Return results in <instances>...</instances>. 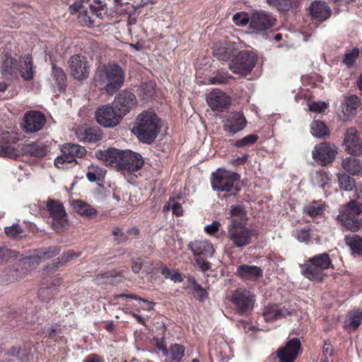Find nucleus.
<instances>
[{
    "mask_svg": "<svg viewBox=\"0 0 362 362\" xmlns=\"http://www.w3.org/2000/svg\"><path fill=\"white\" fill-rule=\"evenodd\" d=\"M228 239L237 247H243L250 244L253 236L252 229L240 222L229 223L227 228Z\"/></svg>",
    "mask_w": 362,
    "mask_h": 362,
    "instance_id": "0eeeda50",
    "label": "nucleus"
},
{
    "mask_svg": "<svg viewBox=\"0 0 362 362\" xmlns=\"http://www.w3.org/2000/svg\"><path fill=\"white\" fill-rule=\"evenodd\" d=\"M239 178L238 174L219 168L212 173L211 187L214 191L230 192L231 195H236L238 189L234 187V185Z\"/></svg>",
    "mask_w": 362,
    "mask_h": 362,
    "instance_id": "423d86ee",
    "label": "nucleus"
},
{
    "mask_svg": "<svg viewBox=\"0 0 362 362\" xmlns=\"http://www.w3.org/2000/svg\"><path fill=\"white\" fill-rule=\"evenodd\" d=\"M349 321V325H346V327L349 331L356 330L362 322V310L351 311L348 315Z\"/></svg>",
    "mask_w": 362,
    "mask_h": 362,
    "instance_id": "e433bc0d",
    "label": "nucleus"
},
{
    "mask_svg": "<svg viewBox=\"0 0 362 362\" xmlns=\"http://www.w3.org/2000/svg\"><path fill=\"white\" fill-rule=\"evenodd\" d=\"M105 170L103 168H95L92 166V189H95L98 194L104 192V187L99 182L102 181L105 175Z\"/></svg>",
    "mask_w": 362,
    "mask_h": 362,
    "instance_id": "72a5a7b5",
    "label": "nucleus"
},
{
    "mask_svg": "<svg viewBox=\"0 0 362 362\" xmlns=\"http://www.w3.org/2000/svg\"><path fill=\"white\" fill-rule=\"evenodd\" d=\"M170 280L174 282H181L183 280V277L182 274L179 272L177 269H174L172 271L169 278Z\"/></svg>",
    "mask_w": 362,
    "mask_h": 362,
    "instance_id": "69168bd1",
    "label": "nucleus"
},
{
    "mask_svg": "<svg viewBox=\"0 0 362 362\" xmlns=\"http://www.w3.org/2000/svg\"><path fill=\"white\" fill-rule=\"evenodd\" d=\"M71 76L82 81L89 76V65L87 59L81 54L72 56L69 61Z\"/></svg>",
    "mask_w": 362,
    "mask_h": 362,
    "instance_id": "dca6fc26",
    "label": "nucleus"
},
{
    "mask_svg": "<svg viewBox=\"0 0 362 362\" xmlns=\"http://www.w3.org/2000/svg\"><path fill=\"white\" fill-rule=\"evenodd\" d=\"M159 119L152 112H143L136 118L132 132L142 142L151 143L160 131Z\"/></svg>",
    "mask_w": 362,
    "mask_h": 362,
    "instance_id": "f03ea898",
    "label": "nucleus"
},
{
    "mask_svg": "<svg viewBox=\"0 0 362 362\" xmlns=\"http://www.w3.org/2000/svg\"><path fill=\"white\" fill-rule=\"evenodd\" d=\"M116 298H126L134 299L136 300L141 301L145 304V306L143 307V309H145L147 310H151V309H153V307L154 305L152 302L148 301V300L144 299L138 296L133 295V294H129H129H119V295L116 296Z\"/></svg>",
    "mask_w": 362,
    "mask_h": 362,
    "instance_id": "5fc2aeb1",
    "label": "nucleus"
},
{
    "mask_svg": "<svg viewBox=\"0 0 362 362\" xmlns=\"http://www.w3.org/2000/svg\"><path fill=\"white\" fill-rule=\"evenodd\" d=\"M310 13L313 18L324 21L330 17L332 10L326 2L315 1L310 6Z\"/></svg>",
    "mask_w": 362,
    "mask_h": 362,
    "instance_id": "a878e982",
    "label": "nucleus"
},
{
    "mask_svg": "<svg viewBox=\"0 0 362 362\" xmlns=\"http://www.w3.org/2000/svg\"><path fill=\"white\" fill-rule=\"evenodd\" d=\"M76 136L81 141L90 142V127L86 124L78 127Z\"/></svg>",
    "mask_w": 362,
    "mask_h": 362,
    "instance_id": "3c124183",
    "label": "nucleus"
},
{
    "mask_svg": "<svg viewBox=\"0 0 362 362\" xmlns=\"http://www.w3.org/2000/svg\"><path fill=\"white\" fill-rule=\"evenodd\" d=\"M233 21L236 25L243 26L249 23L250 18L245 13H238L233 16Z\"/></svg>",
    "mask_w": 362,
    "mask_h": 362,
    "instance_id": "6e6d98bb",
    "label": "nucleus"
},
{
    "mask_svg": "<svg viewBox=\"0 0 362 362\" xmlns=\"http://www.w3.org/2000/svg\"><path fill=\"white\" fill-rule=\"evenodd\" d=\"M336 153L335 146L326 142L316 145L312 151L313 159L320 162L322 165L332 163L335 158Z\"/></svg>",
    "mask_w": 362,
    "mask_h": 362,
    "instance_id": "f3484780",
    "label": "nucleus"
},
{
    "mask_svg": "<svg viewBox=\"0 0 362 362\" xmlns=\"http://www.w3.org/2000/svg\"><path fill=\"white\" fill-rule=\"evenodd\" d=\"M185 351V347L181 344L172 345L170 348V358L175 362H180L184 356Z\"/></svg>",
    "mask_w": 362,
    "mask_h": 362,
    "instance_id": "c03bdc74",
    "label": "nucleus"
},
{
    "mask_svg": "<svg viewBox=\"0 0 362 362\" xmlns=\"http://www.w3.org/2000/svg\"><path fill=\"white\" fill-rule=\"evenodd\" d=\"M246 215L244 208L240 204L232 205L229 211V216L228 217L230 222H239L238 219L242 220Z\"/></svg>",
    "mask_w": 362,
    "mask_h": 362,
    "instance_id": "a19ab883",
    "label": "nucleus"
},
{
    "mask_svg": "<svg viewBox=\"0 0 362 362\" xmlns=\"http://www.w3.org/2000/svg\"><path fill=\"white\" fill-rule=\"evenodd\" d=\"M311 134L317 138H323L329 133V129L325 124L320 120H315L310 125Z\"/></svg>",
    "mask_w": 362,
    "mask_h": 362,
    "instance_id": "58836bf2",
    "label": "nucleus"
},
{
    "mask_svg": "<svg viewBox=\"0 0 362 362\" xmlns=\"http://www.w3.org/2000/svg\"><path fill=\"white\" fill-rule=\"evenodd\" d=\"M345 150L354 156L362 155V141L358 137V131L354 128L347 129L344 139Z\"/></svg>",
    "mask_w": 362,
    "mask_h": 362,
    "instance_id": "6ab92c4d",
    "label": "nucleus"
},
{
    "mask_svg": "<svg viewBox=\"0 0 362 362\" xmlns=\"http://www.w3.org/2000/svg\"><path fill=\"white\" fill-rule=\"evenodd\" d=\"M308 106L310 111L317 113L324 112L327 108V104L323 101L311 102Z\"/></svg>",
    "mask_w": 362,
    "mask_h": 362,
    "instance_id": "13d9d810",
    "label": "nucleus"
},
{
    "mask_svg": "<svg viewBox=\"0 0 362 362\" xmlns=\"http://www.w3.org/2000/svg\"><path fill=\"white\" fill-rule=\"evenodd\" d=\"M303 211L310 217L322 216L325 211V205L322 201H313L306 204Z\"/></svg>",
    "mask_w": 362,
    "mask_h": 362,
    "instance_id": "473e14b6",
    "label": "nucleus"
},
{
    "mask_svg": "<svg viewBox=\"0 0 362 362\" xmlns=\"http://www.w3.org/2000/svg\"><path fill=\"white\" fill-rule=\"evenodd\" d=\"M206 101L213 111H222L230 105V98L219 89L209 93Z\"/></svg>",
    "mask_w": 362,
    "mask_h": 362,
    "instance_id": "4be33fe9",
    "label": "nucleus"
},
{
    "mask_svg": "<svg viewBox=\"0 0 362 362\" xmlns=\"http://www.w3.org/2000/svg\"><path fill=\"white\" fill-rule=\"evenodd\" d=\"M341 166L350 175L362 177V160L347 157L342 160Z\"/></svg>",
    "mask_w": 362,
    "mask_h": 362,
    "instance_id": "cd10ccee",
    "label": "nucleus"
},
{
    "mask_svg": "<svg viewBox=\"0 0 362 362\" xmlns=\"http://www.w3.org/2000/svg\"><path fill=\"white\" fill-rule=\"evenodd\" d=\"M262 270L257 266L241 264L237 267L235 275L243 280L256 281L262 276Z\"/></svg>",
    "mask_w": 362,
    "mask_h": 362,
    "instance_id": "393cba45",
    "label": "nucleus"
},
{
    "mask_svg": "<svg viewBox=\"0 0 362 362\" xmlns=\"http://www.w3.org/2000/svg\"><path fill=\"white\" fill-rule=\"evenodd\" d=\"M231 302L240 313L250 312L255 303V295L246 288H238L232 293Z\"/></svg>",
    "mask_w": 362,
    "mask_h": 362,
    "instance_id": "9d476101",
    "label": "nucleus"
},
{
    "mask_svg": "<svg viewBox=\"0 0 362 362\" xmlns=\"http://www.w3.org/2000/svg\"><path fill=\"white\" fill-rule=\"evenodd\" d=\"M292 311L285 306L269 305L265 307L263 316L266 321H272L289 315L292 313Z\"/></svg>",
    "mask_w": 362,
    "mask_h": 362,
    "instance_id": "bb28decb",
    "label": "nucleus"
},
{
    "mask_svg": "<svg viewBox=\"0 0 362 362\" xmlns=\"http://www.w3.org/2000/svg\"><path fill=\"white\" fill-rule=\"evenodd\" d=\"M359 54V49L357 48H355L352 49L351 51H349L345 54L344 58V63L346 64L347 66H351L357 59L358 56Z\"/></svg>",
    "mask_w": 362,
    "mask_h": 362,
    "instance_id": "4d7b16f0",
    "label": "nucleus"
},
{
    "mask_svg": "<svg viewBox=\"0 0 362 362\" xmlns=\"http://www.w3.org/2000/svg\"><path fill=\"white\" fill-rule=\"evenodd\" d=\"M93 3L92 4V15L96 16L98 18H103L107 13L106 4L97 0H94Z\"/></svg>",
    "mask_w": 362,
    "mask_h": 362,
    "instance_id": "de8ad7c7",
    "label": "nucleus"
},
{
    "mask_svg": "<svg viewBox=\"0 0 362 362\" xmlns=\"http://www.w3.org/2000/svg\"><path fill=\"white\" fill-rule=\"evenodd\" d=\"M327 173L322 170H317L313 175V182L321 187H324L329 181Z\"/></svg>",
    "mask_w": 362,
    "mask_h": 362,
    "instance_id": "49530a36",
    "label": "nucleus"
},
{
    "mask_svg": "<svg viewBox=\"0 0 362 362\" xmlns=\"http://www.w3.org/2000/svg\"><path fill=\"white\" fill-rule=\"evenodd\" d=\"M210 84H221L226 81V77L223 75H216L209 79Z\"/></svg>",
    "mask_w": 362,
    "mask_h": 362,
    "instance_id": "0e129e2a",
    "label": "nucleus"
},
{
    "mask_svg": "<svg viewBox=\"0 0 362 362\" xmlns=\"http://www.w3.org/2000/svg\"><path fill=\"white\" fill-rule=\"evenodd\" d=\"M60 248L57 246H52L47 248H41L33 252L29 257L23 261V268L25 270H32L35 268L42 261H45L52 257L57 255Z\"/></svg>",
    "mask_w": 362,
    "mask_h": 362,
    "instance_id": "f8f14e48",
    "label": "nucleus"
},
{
    "mask_svg": "<svg viewBox=\"0 0 362 362\" xmlns=\"http://www.w3.org/2000/svg\"><path fill=\"white\" fill-rule=\"evenodd\" d=\"M0 156L8 158H15L18 156L16 148L8 144L0 145Z\"/></svg>",
    "mask_w": 362,
    "mask_h": 362,
    "instance_id": "864d4df0",
    "label": "nucleus"
},
{
    "mask_svg": "<svg viewBox=\"0 0 362 362\" xmlns=\"http://www.w3.org/2000/svg\"><path fill=\"white\" fill-rule=\"evenodd\" d=\"M360 100L358 97L355 95L346 97L341 104V119L346 121L352 118L356 112Z\"/></svg>",
    "mask_w": 362,
    "mask_h": 362,
    "instance_id": "b1692460",
    "label": "nucleus"
},
{
    "mask_svg": "<svg viewBox=\"0 0 362 362\" xmlns=\"http://www.w3.org/2000/svg\"><path fill=\"white\" fill-rule=\"evenodd\" d=\"M124 271L112 270L96 275L94 281L98 285H115L121 283L124 279Z\"/></svg>",
    "mask_w": 362,
    "mask_h": 362,
    "instance_id": "5701e85b",
    "label": "nucleus"
},
{
    "mask_svg": "<svg viewBox=\"0 0 362 362\" xmlns=\"http://www.w3.org/2000/svg\"><path fill=\"white\" fill-rule=\"evenodd\" d=\"M25 153L35 157H42L48 152V148L41 141H34L24 146Z\"/></svg>",
    "mask_w": 362,
    "mask_h": 362,
    "instance_id": "7c9ffc66",
    "label": "nucleus"
},
{
    "mask_svg": "<svg viewBox=\"0 0 362 362\" xmlns=\"http://www.w3.org/2000/svg\"><path fill=\"white\" fill-rule=\"evenodd\" d=\"M300 346V341L298 338L288 341L286 345L277 351L280 362H293L298 355Z\"/></svg>",
    "mask_w": 362,
    "mask_h": 362,
    "instance_id": "a211bd4d",
    "label": "nucleus"
},
{
    "mask_svg": "<svg viewBox=\"0 0 362 362\" xmlns=\"http://www.w3.org/2000/svg\"><path fill=\"white\" fill-rule=\"evenodd\" d=\"M21 66V76L26 80L30 81L33 78V61L30 56L23 57V64Z\"/></svg>",
    "mask_w": 362,
    "mask_h": 362,
    "instance_id": "4c0bfd02",
    "label": "nucleus"
},
{
    "mask_svg": "<svg viewBox=\"0 0 362 362\" xmlns=\"http://www.w3.org/2000/svg\"><path fill=\"white\" fill-rule=\"evenodd\" d=\"M189 249L193 253L196 268L202 272L209 270L211 265L206 259L211 258L215 253L213 244L207 240H194L189 244Z\"/></svg>",
    "mask_w": 362,
    "mask_h": 362,
    "instance_id": "39448f33",
    "label": "nucleus"
},
{
    "mask_svg": "<svg viewBox=\"0 0 362 362\" xmlns=\"http://www.w3.org/2000/svg\"><path fill=\"white\" fill-rule=\"evenodd\" d=\"M259 136L257 134H249L245 137L234 141L232 146L237 148H246L254 145L258 140Z\"/></svg>",
    "mask_w": 362,
    "mask_h": 362,
    "instance_id": "79ce46f5",
    "label": "nucleus"
},
{
    "mask_svg": "<svg viewBox=\"0 0 362 362\" xmlns=\"http://www.w3.org/2000/svg\"><path fill=\"white\" fill-rule=\"evenodd\" d=\"M52 77L59 90L62 89L65 86L66 76L62 68L53 65L52 70Z\"/></svg>",
    "mask_w": 362,
    "mask_h": 362,
    "instance_id": "ea45409f",
    "label": "nucleus"
},
{
    "mask_svg": "<svg viewBox=\"0 0 362 362\" xmlns=\"http://www.w3.org/2000/svg\"><path fill=\"white\" fill-rule=\"evenodd\" d=\"M94 80L96 86H103L107 94L113 95L123 86L124 72L117 64L103 65L96 70Z\"/></svg>",
    "mask_w": 362,
    "mask_h": 362,
    "instance_id": "f257e3e1",
    "label": "nucleus"
},
{
    "mask_svg": "<svg viewBox=\"0 0 362 362\" xmlns=\"http://www.w3.org/2000/svg\"><path fill=\"white\" fill-rule=\"evenodd\" d=\"M295 237L300 242L307 243L310 239V234L307 229L296 230L295 232Z\"/></svg>",
    "mask_w": 362,
    "mask_h": 362,
    "instance_id": "052dcab7",
    "label": "nucleus"
},
{
    "mask_svg": "<svg viewBox=\"0 0 362 362\" xmlns=\"http://www.w3.org/2000/svg\"><path fill=\"white\" fill-rule=\"evenodd\" d=\"M4 231L8 236L13 239L21 237L24 233L22 227L17 223H14L11 226L6 227Z\"/></svg>",
    "mask_w": 362,
    "mask_h": 362,
    "instance_id": "8fccbe9b",
    "label": "nucleus"
},
{
    "mask_svg": "<svg viewBox=\"0 0 362 362\" xmlns=\"http://www.w3.org/2000/svg\"><path fill=\"white\" fill-rule=\"evenodd\" d=\"M180 197H173L169 199L168 203L165 205L164 206V211L172 209L173 213L179 216L182 215V208L180 205V204L178 202V199H180Z\"/></svg>",
    "mask_w": 362,
    "mask_h": 362,
    "instance_id": "a18cd8bd",
    "label": "nucleus"
},
{
    "mask_svg": "<svg viewBox=\"0 0 362 362\" xmlns=\"http://www.w3.org/2000/svg\"><path fill=\"white\" fill-rule=\"evenodd\" d=\"M276 19L265 11H255L250 17V27L255 30L262 31L274 25Z\"/></svg>",
    "mask_w": 362,
    "mask_h": 362,
    "instance_id": "412c9836",
    "label": "nucleus"
},
{
    "mask_svg": "<svg viewBox=\"0 0 362 362\" xmlns=\"http://www.w3.org/2000/svg\"><path fill=\"white\" fill-rule=\"evenodd\" d=\"M247 124V119L242 112H234L226 116L223 121V128L229 136H234L243 130Z\"/></svg>",
    "mask_w": 362,
    "mask_h": 362,
    "instance_id": "4468645a",
    "label": "nucleus"
},
{
    "mask_svg": "<svg viewBox=\"0 0 362 362\" xmlns=\"http://www.w3.org/2000/svg\"><path fill=\"white\" fill-rule=\"evenodd\" d=\"M221 225L219 221H214L211 223L204 226V230L209 235H214L218 231Z\"/></svg>",
    "mask_w": 362,
    "mask_h": 362,
    "instance_id": "e2e57ef3",
    "label": "nucleus"
},
{
    "mask_svg": "<svg viewBox=\"0 0 362 362\" xmlns=\"http://www.w3.org/2000/svg\"><path fill=\"white\" fill-rule=\"evenodd\" d=\"M47 207L50 216L55 221H62L65 218L66 212L61 202L54 200H48Z\"/></svg>",
    "mask_w": 362,
    "mask_h": 362,
    "instance_id": "2f4dec72",
    "label": "nucleus"
},
{
    "mask_svg": "<svg viewBox=\"0 0 362 362\" xmlns=\"http://www.w3.org/2000/svg\"><path fill=\"white\" fill-rule=\"evenodd\" d=\"M72 206L81 215H86L87 216L90 215L89 206L82 200L73 201Z\"/></svg>",
    "mask_w": 362,
    "mask_h": 362,
    "instance_id": "603ef678",
    "label": "nucleus"
},
{
    "mask_svg": "<svg viewBox=\"0 0 362 362\" xmlns=\"http://www.w3.org/2000/svg\"><path fill=\"white\" fill-rule=\"evenodd\" d=\"M112 235H114V240L117 244L124 243L127 240V235L119 228H115L112 230Z\"/></svg>",
    "mask_w": 362,
    "mask_h": 362,
    "instance_id": "680f3d73",
    "label": "nucleus"
},
{
    "mask_svg": "<svg viewBox=\"0 0 362 362\" xmlns=\"http://www.w3.org/2000/svg\"><path fill=\"white\" fill-rule=\"evenodd\" d=\"M267 2L279 11H288L292 6L291 0H267Z\"/></svg>",
    "mask_w": 362,
    "mask_h": 362,
    "instance_id": "09e8293b",
    "label": "nucleus"
},
{
    "mask_svg": "<svg viewBox=\"0 0 362 362\" xmlns=\"http://www.w3.org/2000/svg\"><path fill=\"white\" fill-rule=\"evenodd\" d=\"M45 115L38 111H30L24 116L23 129L25 132H37L45 124Z\"/></svg>",
    "mask_w": 362,
    "mask_h": 362,
    "instance_id": "aec40b11",
    "label": "nucleus"
},
{
    "mask_svg": "<svg viewBox=\"0 0 362 362\" xmlns=\"http://www.w3.org/2000/svg\"><path fill=\"white\" fill-rule=\"evenodd\" d=\"M332 264L329 254L323 252L310 258L301 265V273L310 281L320 282L327 276L325 272Z\"/></svg>",
    "mask_w": 362,
    "mask_h": 362,
    "instance_id": "20e7f679",
    "label": "nucleus"
},
{
    "mask_svg": "<svg viewBox=\"0 0 362 362\" xmlns=\"http://www.w3.org/2000/svg\"><path fill=\"white\" fill-rule=\"evenodd\" d=\"M95 116L98 123L105 127H114L122 119L115 106L110 105L99 107L95 112Z\"/></svg>",
    "mask_w": 362,
    "mask_h": 362,
    "instance_id": "9b49d317",
    "label": "nucleus"
},
{
    "mask_svg": "<svg viewBox=\"0 0 362 362\" xmlns=\"http://www.w3.org/2000/svg\"><path fill=\"white\" fill-rule=\"evenodd\" d=\"M136 97L133 93L123 90L115 97L113 105L123 118L136 105Z\"/></svg>",
    "mask_w": 362,
    "mask_h": 362,
    "instance_id": "2eb2a0df",
    "label": "nucleus"
},
{
    "mask_svg": "<svg viewBox=\"0 0 362 362\" xmlns=\"http://www.w3.org/2000/svg\"><path fill=\"white\" fill-rule=\"evenodd\" d=\"M346 244L353 252L362 254V238L358 235H348L344 238Z\"/></svg>",
    "mask_w": 362,
    "mask_h": 362,
    "instance_id": "c9c22d12",
    "label": "nucleus"
},
{
    "mask_svg": "<svg viewBox=\"0 0 362 362\" xmlns=\"http://www.w3.org/2000/svg\"><path fill=\"white\" fill-rule=\"evenodd\" d=\"M76 257V255L73 252L64 253L61 257L58 258L57 263L48 265L44 269L42 273L44 277L38 291V296L42 300L49 299L54 294V288L61 284V280L59 278L49 279L55 276L57 267Z\"/></svg>",
    "mask_w": 362,
    "mask_h": 362,
    "instance_id": "7ed1b4c3",
    "label": "nucleus"
},
{
    "mask_svg": "<svg viewBox=\"0 0 362 362\" xmlns=\"http://www.w3.org/2000/svg\"><path fill=\"white\" fill-rule=\"evenodd\" d=\"M142 263L139 259H133L132 262V270L134 273L137 274L141 269Z\"/></svg>",
    "mask_w": 362,
    "mask_h": 362,
    "instance_id": "338daca9",
    "label": "nucleus"
},
{
    "mask_svg": "<svg viewBox=\"0 0 362 362\" xmlns=\"http://www.w3.org/2000/svg\"><path fill=\"white\" fill-rule=\"evenodd\" d=\"M117 155L115 165L121 170L128 172H136L141 168L144 165V160L139 153L129 150L117 149Z\"/></svg>",
    "mask_w": 362,
    "mask_h": 362,
    "instance_id": "6e6552de",
    "label": "nucleus"
},
{
    "mask_svg": "<svg viewBox=\"0 0 362 362\" xmlns=\"http://www.w3.org/2000/svg\"><path fill=\"white\" fill-rule=\"evenodd\" d=\"M255 64V57L247 52H240L230 63L229 68L235 74L246 75Z\"/></svg>",
    "mask_w": 362,
    "mask_h": 362,
    "instance_id": "ddd939ff",
    "label": "nucleus"
},
{
    "mask_svg": "<svg viewBox=\"0 0 362 362\" xmlns=\"http://www.w3.org/2000/svg\"><path fill=\"white\" fill-rule=\"evenodd\" d=\"M338 180L340 187L345 191L352 190L356 185L355 180L345 173L338 174Z\"/></svg>",
    "mask_w": 362,
    "mask_h": 362,
    "instance_id": "37998d69",
    "label": "nucleus"
},
{
    "mask_svg": "<svg viewBox=\"0 0 362 362\" xmlns=\"http://www.w3.org/2000/svg\"><path fill=\"white\" fill-rule=\"evenodd\" d=\"M72 14L78 13L79 22L84 26H90V17L88 15V7L83 5V2H75L70 6Z\"/></svg>",
    "mask_w": 362,
    "mask_h": 362,
    "instance_id": "c85d7f7f",
    "label": "nucleus"
},
{
    "mask_svg": "<svg viewBox=\"0 0 362 362\" xmlns=\"http://www.w3.org/2000/svg\"><path fill=\"white\" fill-rule=\"evenodd\" d=\"M18 64L16 59L6 57L1 63V72L6 79H11L18 70Z\"/></svg>",
    "mask_w": 362,
    "mask_h": 362,
    "instance_id": "c756f323",
    "label": "nucleus"
},
{
    "mask_svg": "<svg viewBox=\"0 0 362 362\" xmlns=\"http://www.w3.org/2000/svg\"><path fill=\"white\" fill-rule=\"evenodd\" d=\"M247 160V155L245 154L244 156H243L241 157H238L235 159L231 160L230 161V163L232 165H233L234 166H238V165H243L244 163H245Z\"/></svg>",
    "mask_w": 362,
    "mask_h": 362,
    "instance_id": "774afa93",
    "label": "nucleus"
},
{
    "mask_svg": "<svg viewBox=\"0 0 362 362\" xmlns=\"http://www.w3.org/2000/svg\"><path fill=\"white\" fill-rule=\"evenodd\" d=\"M62 154L54 159V165L58 168H68L76 163V158L84 155L86 150L77 144H66L62 147Z\"/></svg>",
    "mask_w": 362,
    "mask_h": 362,
    "instance_id": "1a4fd4ad",
    "label": "nucleus"
},
{
    "mask_svg": "<svg viewBox=\"0 0 362 362\" xmlns=\"http://www.w3.org/2000/svg\"><path fill=\"white\" fill-rule=\"evenodd\" d=\"M194 296L200 301H202L207 298L208 293L204 288H203L198 284H194Z\"/></svg>",
    "mask_w": 362,
    "mask_h": 362,
    "instance_id": "bf43d9fd",
    "label": "nucleus"
},
{
    "mask_svg": "<svg viewBox=\"0 0 362 362\" xmlns=\"http://www.w3.org/2000/svg\"><path fill=\"white\" fill-rule=\"evenodd\" d=\"M117 148H108L107 150H99L95 153V157L105 163L106 165H115L116 160V155H117Z\"/></svg>",
    "mask_w": 362,
    "mask_h": 362,
    "instance_id": "f704fd0d",
    "label": "nucleus"
}]
</instances>
